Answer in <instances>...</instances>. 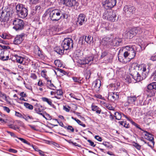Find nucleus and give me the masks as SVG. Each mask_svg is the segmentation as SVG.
I'll list each match as a JSON object with an SVG mask.
<instances>
[{
	"label": "nucleus",
	"instance_id": "nucleus-1",
	"mask_svg": "<svg viewBox=\"0 0 156 156\" xmlns=\"http://www.w3.org/2000/svg\"><path fill=\"white\" fill-rule=\"evenodd\" d=\"M132 66L135 68L138 67V72L134 69L131 71L130 73L132 77L136 81L139 82L144 79L147 76L149 70L147 69L145 64L139 65L136 63H133Z\"/></svg>",
	"mask_w": 156,
	"mask_h": 156
},
{
	"label": "nucleus",
	"instance_id": "nucleus-2",
	"mask_svg": "<svg viewBox=\"0 0 156 156\" xmlns=\"http://www.w3.org/2000/svg\"><path fill=\"white\" fill-rule=\"evenodd\" d=\"M47 11L49 13L50 17L53 21H58L62 18L67 19L68 17L67 12L62 9H53L52 8H50Z\"/></svg>",
	"mask_w": 156,
	"mask_h": 156
},
{
	"label": "nucleus",
	"instance_id": "nucleus-3",
	"mask_svg": "<svg viewBox=\"0 0 156 156\" xmlns=\"http://www.w3.org/2000/svg\"><path fill=\"white\" fill-rule=\"evenodd\" d=\"M98 56L97 55L91 54L86 56L82 59L78 60L77 63L81 65H84L90 63H92L94 61H96L98 60Z\"/></svg>",
	"mask_w": 156,
	"mask_h": 156
},
{
	"label": "nucleus",
	"instance_id": "nucleus-4",
	"mask_svg": "<svg viewBox=\"0 0 156 156\" xmlns=\"http://www.w3.org/2000/svg\"><path fill=\"white\" fill-rule=\"evenodd\" d=\"M17 15L21 18H24L28 15V10L25 7L24 5L22 4H19L16 6Z\"/></svg>",
	"mask_w": 156,
	"mask_h": 156
},
{
	"label": "nucleus",
	"instance_id": "nucleus-5",
	"mask_svg": "<svg viewBox=\"0 0 156 156\" xmlns=\"http://www.w3.org/2000/svg\"><path fill=\"white\" fill-rule=\"evenodd\" d=\"M62 46L66 51H69L73 48V40L70 38H65L62 43Z\"/></svg>",
	"mask_w": 156,
	"mask_h": 156
},
{
	"label": "nucleus",
	"instance_id": "nucleus-6",
	"mask_svg": "<svg viewBox=\"0 0 156 156\" xmlns=\"http://www.w3.org/2000/svg\"><path fill=\"white\" fill-rule=\"evenodd\" d=\"M13 28L16 30H22L24 27V23L23 20L15 18L13 21Z\"/></svg>",
	"mask_w": 156,
	"mask_h": 156
},
{
	"label": "nucleus",
	"instance_id": "nucleus-7",
	"mask_svg": "<svg viewBox=\"0 0 156 156\" xmlns=\"http://www.w3.org/2000/svg\"><path fill=\"white\" fill-rule=\"evenodd\" d=\"M135 10V8L133 6L126 5L123 8V11L125 13V15L127 16L133 14Z\"/></svg>",
	"mask_w": 156,
	"mask_h": 156
},
{
	"label": "nucleus",
	"instance_id": "nucleus-8",
	"mask_svg": "<svg viewBox=\"0 0 156 156\" xmlns=\"http://www.w3.org/2000/svg\"><path fill=\"white\" fill-rule=\"evenodd\" d=\"M126 49L128 51L129 53V59H131L133 58L135 56L136 53L135 51V47H134L127 46L126 47Z\"/></svg>",
	"mask_w": 156,
	"mask_h": 156
},
{
	"label": "nucleus",
	"instance_id": "nucleus-9",
	"mask_svg": "<svg viewBox=\"0 0 156 156\" xmlns=\"http://www.w3.org/2000/svg\"><path fill=\"white\" fill-rule=\"evenodd\" d=\"M25 35L24 33H22L20 35H16L13 41L14 44H18L21 43L24 39Z\"/></svg>",
	"mask_w": 156,
	"mask_h": 156
},
{
	"label": "nucleus",
	"instance_id": "nucleus-10",
	"mask_svg": "<svg viewBox=\"0 0 156 156\" xmlns=\"http://www.w3.org/2000/svg\"><path fill=\"white\" fill-rule=\"evenodd\" d=\"M111 39L112 37H105L102 39L101 44L105 47L106 48H109L111 47L110 41L112 40Z\"/></svg>",
	"mask_w": 156,
	"mask_h": 156
},
{
	"label": "nucleus",
	"instance_id": "nucleus-11",
	"mask_svg": "<svg viewBox=\"0 0 156 156\" xmlns=\"http://www.w3.org/2000/svg\"><path fill=\"white\" fill-rule=\"evenodd\" d=\"M116 3V0H106L104 5L105 8L111 9L115 6Z\"/></svg>",
	"mask_w": 156,
	"mask_h": 156
},
{
	"label": "nucleus",
	"instance_id": "nucleus-12",
	"mask_svg": "<svg viewBox=\"0 0 156 156\" xmlns=\"http://www.w3.org/2000/svg\"><path fill=\"white\" fill-rule=\"evenodd\" d=\"M111 40V41H110L111 42V46H119L120 43H121L122 42V39L119 37H116L115 38L112 37Z\"/></svg>",
	"mask_w": 156,
	"mask_h": 156
},
{
	"label": "nucleus",
	"instance_id": "nucleus-13",
	"mask_svg": "<svg viewBox=\"0 0 156 156\" xmlns=\"http://www.w3.org/2000/svg\"><path fill=\"white\" fill-rule=\"evenodd\" d=\"M143 132L144 133L145 138L147 140H149L151 144L153 145V146H154V138L153 136L150 133L148 132L145 130Z\"/></svg>",
	"mask_w": 156,
	"mask_h": 156
},
{
	"label": "nucleus",
	"instance_id": "nucleus-14",
	"mask_svg": "<svg viewBox=\"0 0 156 156\" xmlns=\"http://www.w3.org/2000/svg\"><path fill=\"white\" fill-rule=\"evenodd\" d=\"M86 16L83 14L81 13L78 16L77 24H79L80 26L82 25L84 23L85 21Z\"/></svg>",
	"mask_w": 156,
	"mask_h": 156
},
{
	"label": "nucleus",
	"instance_id": "nucleus-15",
	"mask_svg": "<svg viewBox=\"0 0 156 156\" xmlns=\"http://www.w3.org/2000/svg\"><path fill=\"white\" fill-rule=\"evenodd\" d=\"M14 57L15 58L16 62L21 64H26L25 62L26 58L19 56L17 55H15Z\"/></svg>",
	"mask_w": 156,
	"mask_h": 156
},
{
	"label": "nucleus",
	"instance_id": "nucleus-16",
	"mask_svg": "<svg viewBox=\"0 0 156 156\" xmlns=\"http://www.w3.org/2000/svg\"><path fill=\"white\" fill-rule=\"evenodd\" d=\"M137 98L135 96H129L127 97L126 102L125 103L126 105H128L129 104H134L135 101H136Z\"/></svg>",
	"mask_w": 156,
	"mask_h": 156
},
{
	"label": "nucleus",
	"instance_id": "nucleus-17",
	"mask_svg": "<svg viewBox=\"0 0 156 156\" xmlns=\"http://www.w3.org/2000/svg\"><path fill=\"white\" fill-rule=\"evenodd\" d=\"M112 10H105L103 14V18L104 19L106 20L111 19L110 16H112V15H113V13L112 12Z\"/></svg>",
	"mask_w": 156,
	"mask_h": 156
},
{
	"label": "nucleus",
	"instance_id": "nucleus-18",
	"mask_svg": "<svg viewBox=\"0 0 156 156\" xmlns=\"http://www.w3.org/2000/svg\"><path fill=\"white\" fill-rule=\"evenodd\" d=\"M75 0H63V4L69 7H72L76 5Z\"/></svg>",
	"mask_w": 156,
	"mask_h": 156
},
{
	"label": "nucleus",
	"instance_id": "nucleus-19",
	"mask_svg": "<svg viewBox=\"0 0 156 156\" xmlns=\"http://www.w3.org/2000/svg\"><path fill=\"white\" fill-rule=\"evenodd\" d=\"M7 132L11 136L13 137H16L18 138L19 140H20L21 141H22L23 143L26 144L27 145H30V143L28 142L25 139L20 137H18L17 136L13 133L9 131H7Z\"/></svg>",
	"mask_w": 156,
	"mask_h": 156
},
{
	"label": "nucleus",
	"instance_id": "nucleus-20",
	"mask_svg": "<svg viewBox=\"0 0 156 156\" xmlns=\"http://www.w3.org/2000/svg\"><path fill=\"white\" fill-rule=\"evenodd\" d=\"M101 81L99 80H96L93 82L92 86L94 87V89L98 90L101 86Z\"/></svg>",
	"mask_w": 156,
	"mask_h": 156
},
{
	"label": "nucleus",
	"instance_id": "nucleus-21",
	"mask_svg": "<svg viewBox=\"0 0 156 156\" xmlns=\"http://www.w3.org/2000/svg\"><path fill=\"white\" fill-rule=\"evenodd\" d=\"M62 91L61 89L57 90L55 93V97L58 99H60L62 97Z\"/></svg>",
	"mask_w": 156,
	"mask_h": 156
},
{
	"label": "nucleus",
	"instance_id": "nucleus-22",
	"mask_svg": "<svg viewBox=\"0 0 156 156\" xmlns=\"http://www.w3.org/2000/svg\"><path fill=\"white\" fill-rule=\"evenodd\" d=\"M91 108L92 110L93 111H95L97 114H100L101 111V109L98 106L94 105V103L92 104Z\"/></svg>",
	"mask_w": 156,
	"mask_h": 156
},
{
	"label": "nucleus",
	"instance_id": "nucleus-23",
	"mask_svg": "<svg viewBox=\"0 0 156 156\" xmlns=\"http://www.w3.org/2000/svg\"><path fill=\"white\" fill-rule=\"evenodd\" d=\"M91 37L90 36H83L80 37V41L81 40H82V41L83 42L84 41V40L85 41H86L87 43H90L91 41Z\"/></svg>",
	"mask_w": 156,
	"mask_h": 156
},
{
	"label": "nucleus",
	"instance_id": "nucleus-24",
	"mask_svg": "<svg viewBox=\"0 0 156 156\" xmlns=\"http://www.w3.org/2000/svg\"><path fill=\"white\" fill-rule=\"evenodd\" d=\"M131 29L133 32L134 35L137 34H141L143 32L142 29L139 27H134Z\"/></svg>",
	"mask_w": 156,
	"mask_h": 156
},
{
	"label": "nucleus",
	"instance_id": "nucleus-25",
	"mask_svg": "<svg viewBox=\"0 0 156 156\" xmlns=\"http://www.w3.org/2000/svg\"><path fill=\"white\" fill-rule=\"evenodd\" d=\"M156 90L153 89H147V94L149 97H152L155 95Z\"/></svg>",
	"mask_w": 156,
	"mask_h": 156
},
{
	"label": "nucleus",
	"instance_id": "nucleus-26",
	"mask_svg": "<svg viewBox=\"0 0 156 156\" xmlns=\"http://www.w3.org/2000/svg\"><path fill=\"white\" fill-rule=\"evenodd\" d=\"M47 82V86L50 89L52 90H55L56 87L54 84L51 83V80L49 79L46 80Z\"/></svg>",
	"mask_w": 156,
	"mask_h": 156
},
{
	"label": "nucleus",
	"instance_id": "nucleus-27",
	"mask_svg": "<svg viewBox=\"0 0 156 156\" xmlns=\"http://www.w3.org/2000/svg\"><path fill=\"white\" fill-rule=\"evenodd\" d=\"M55 51L58 54L62 55L64 54V52L65 51V50L63 48V47H62V48H61L59 47H57L55 48Z\"/></svg>",
	"mask_w": 156,
	"mask_h": 156
},
{
	"label": "nucleus",
	"instance_id": "nucleus-28",
	"mask_svg": "<svg viewBox=\"0 0 156 156\" xmlns=\"http://www.w3.org/2000/svg\"><path fill=\"white\" fill-rule=\"evenodd\" d=\"M134 35L132 29L127 32L126 34V38L129 39L132 38Z\"/></svg>",
	"mask_w": 156,
	"mask_h": 156
},
{
	"label": "nucleus",
	"instance_id": "nucleus-29",
	"mask_svg": "<svg viewBox=\"0 0 156 156\" xmlns=\"http://www.w3.org/2000/svg\"><path fill=\"white\" fill-rule=\"evenodd\" d=\"M41 99L43 101L47 102L50 105H52V100L51 99L46 97H42Z\"/></svg>",
	"mask_w": 156,
	"mask_h": 156
},
{
	"label": "nucleus",
	"instance_id": "nucleus-30",
	"mask_svg": "<svg viewBox=\"0 0 156 156\" xmlns=\"http://www.w3.org/2000/svg\"><path fill=\"white\" fill-rule=\"evenodd\" d=\"M147 89L150 90L153 89L156 90V82H152L149 84L147 86Z\"/></svg>",
	"mask_w": 156,
	"mask_h": 156
},
{
	"label": "nucleus",
	"instance_id": "nucleus-31",
	"mask_svg": "<svg viewBox=\"0 0 156 156\" xmlns=\"http://www.w3.org/2000/svg\"><path fill=\"white\" fill-rule=\"evenodd\" d=\"M34 110L36 113L40 115H42L44 118L46 119V118L45 117V115H44V113L45 112H44L42 110H40V109L38 108H35Z\"/></svg>",
	"mask_w": 156,
	"mask_h": 156
},
{
	"label": "nucleus",
	"instance_id": "nucleus-32",
	"mask_svg": "<svg viewBox=\"0 0 156 156\" xmlns=\"http://www.w3.org/2000/svg\"><path fill=\"white\" fill-rule=\"evenodd\" d=\"M112 12L113 13V15H112V16H110L111 19H108L107 20L112 22H114L116 20V12L115 11L113 10L112 11Z\"/></svg>",
	"mask_w": 156,
	"mask_h": 156
},
{
	"label": "nucleus",
	"instance_id": "nucleus-33",
	"mask_svg": "<svg viewBox=\"0 0 156 156\" xmlns=\"http://www.w3.org/2000/svg\"><path fill=\"white\" fill-rule=\"evenodd\" d=\"M6 14L4 12L2 11L1 13L0 12V19L1 20H2V21H5L7 16H6Z\"/></svg>",
	"mask_w": 156,
	"mask_h": 156
},
{
	"label": "nucleus",
	"instance_id": "nucleus-34",
	"mask_svg": "<svg viewBox=\"0 0 156 156\" xmlns=\"http://www.w3.org/2000/svg\"><path fill=\"white\" fill-rule=\"evenodd\" d=\"M72 79L74 82L78 84L81 83L82 79L80 77H72Z\"/></svg>",
	"mask_w": 156,
	"mask_h": 156
},
{
	"label": "nucleus",
	"instance_id": "nucleus-35",
	"mask_svg": "<svg viewBox=\"0 0 156 156\" xmlns=\"http://www.w3.org/2000/svg\"><path fill=\"white\" fill-rule=\"evenodd\" d=\"M114 117L115 119L118 120L121 119L122 118L121 113L118 112H116L114 113Z\"/></svg>",
	"mask_w": 156,
	"mask_h": 156
},
{
	"label": "nucleus",
	"instance_id": "nucleus-36",
	"mask_svg": "<svg viewBox=\"0 0 156 156\" xmlns=\"http://www.w3.org/2000/svg\"><path fill=\"white\" fill-rule=\"evenodd\" d=\"M46 72L47 71L46 69H43L42 70L41 73V76L44 77L46 80L49 79L48 77L46 75Z\"/></svg>",
	"mask_w": 156,
	"mask_h": 156
},
{
	"label": "nucleus",
	"instance_id": "nucleus-37",
	"mask_svg": "<svg viewBox=\"0 0 156 156\" xmlns=\"http://www.w3.org/2000/svg\"><path fill=\"white\" fill-rule=\"evenodd\" d=\"M54 64L56 66L61 67L62 66V64L61 61L59 60H56L55 61Z\"/></svg>",
	"mask_w": 156,
	"mask_h": 156
},
{
	"label": "nucleus",
	"instance_id": "nucleus-38",
	"mask_svg": "<svg viewBox=\"0 0 156 156\" xmlns=\"http://www.w3.org/2000/svg\"><path fill=\"white\" fill-rule=\"evenodd\" d=\"M0 36L3 39H9L10 37L9 35L5 33H3Z\"/></svg>",
	"mask_w": 156,
	"mask_h": 156
},
{
	"label": "nucleus",
	"instance_id": "nucleus-39",
	"mask_svg": "<svg viewBox=\"0 0 156 156\" xmlns=\"http://www.w3.org/2000/svg\"><path fill=\"white\" fill-rule=\"evenodd\" d=\"M24 105L26 108L30 110H32L33 108V107L32 105L27 102L24 103Z\"/></svg>",
	"mask_w": 156,
	"mask_h": 156
},
{
	"label": "nucleus",
	"instance_id": "nucleus-40",
	"mask_svg": "<svg viewBox=\"0 0 156 156\" xmlns=\"http://www.w3.org/2000/svg\"><path fill=\"white\" fill-rule=\"evenodd\" d=\"M112 98L114 100L117 99L119 98V93L117 92H113V95L112 96Z\"/></svg>",
	"mask_w": 156,
	"mask_h": 156
},
{
	"label": "nucleus",
	"instance_id": "nucleus-41",
	"mask_svg": "<svg viewBox=\"0 0 156 156\" xmlns=\"http://www.w3.org/2000/svg\"><path fill=\"white\" fill-rule=\"evenodd\" d=\"M133 145L137 149L140 150L141 149V146L138 144L134 142L133 143Z\"/></svg>",
	"mask_w": 156,
	"mask_h": 156
},
{
	"label": "nucleus",
	"instance_id": "nucleus-42",
	"mask_svg": "<svg viewBox=\"0 0 156 156\" xmlns=\"http://www.w3.org/2000/svg\"><path fill=\"white\" fill-rule=\"evenodd\" d=\"M6 51L4 49H0V59L3 58L5 52L6 53Z\"/></svg>",
	"mask_w": 156,
	"mask_h": 156
},
{
	"label": "nucleus",
	"instance_id": "nucleus-43",
	"mask_svg": "<svg viewBox=\"0 0 156 156\" xmlns=\"http://www.w3.org/2000/svg\"><path fill=\"white\" fill-rule=\"evenodd\" d=\"M108 52L106 51H105L101 53V54L100 56V58L102 59L105 56H106L108 54Z\"/></svg>",
	"mask_w": 156,
	"mask_h": 156
},
{
	"label": "nucleus",
	"instance_id": "nucleus-44",
	"mask_svg": "<svg viewBox=\"0 0 156 156\" xmlns=\"http://www.w3.org/2000/svg\"><path fill=\"white\" fill-rule=\"evenodd\" d=\"M56 70L61 73H62L61 75L62 76H63V75H66L67 74V73L66 72L59 68H57Z\"/></svg>",
	"mask_w": 156,
	"mask_h": 156
},
{
	"label": "nucleus",
	"instance_id": "nucleus-45",
	"mask_svg": "<svg viewBox=\"0 0 156 156\" xmlns=\"http://www.w3.org/2000/svg\"><path fill=\"white\" fill-rule=\"evenodd\" d=\"M131 123L133 125L135 126L137 128L139 129L140 130L144 132V131L140 127V126L134 122L133 121H131Z\"/></svg>",
	"mask_w": 156,
	"mask_h": 156
},
{
	"label": "nucleus",
	"instance_id": "nucleus-46",
	"mask_svg": "<svg viewBox=\"0 0 156 156\" xmlns=\"http://www.w3.org/2000/svg\"><path fill=\"white\" fill-rule=\"evenodd\" d=\"M71 108L68 105H64L63 107V109L66 112H69Z\"/></svg>",
	"mask_w": 156,
	"mask_h": 156
},
{
	"label": "nucleus",
	"instance_id": "nucleus-47",
	"mask_svg": "<svg viewBox=\"0 0 156 156\" xmlns=\"http://www.w3.org/2000/svg\"><path fill=\"white\" fill-rule=\"evenodd\" d=\"M106 108L109 110H114L115 109L114 107L109 104H108Z\"/></svg>",
	"mask_w": 156,
	"mask_h": 156
},
{
	"label": "nucleus",
	"instance_id": "nucleus-48",
	"mask_svg": "<svg viewBox=\"0 0 156 156\" xmlns=\"http://www.w3.org/2000/svg\"><path fill=\"white\" fill-rule=\"evenodd\" d=\"M150 60L153 62L156 61V55L153 54L151 55L150 57Z\"/></svg>",
	"mask_w": 156,
	"mask_h": 156
},
{
	"label": "nucleus",
	"instance_id": "nucleus-49",
	"mask_svg": "<svg viewBox=\"0 0 156 156\" xmlns=\"http://www.w3.org/2000/svg\"><path fill=\"white\" fill-rule=\"evenodd\" d=\"M53 120H55L56 121H57V122H58V123L59 124V125H60L62 127L64 128H66V126H64V125L63 124L62 122H60L59 121V120L57 119H53Z\"/></svg>",
	"mask_w": 156,
	"mask_h": 156
},
{
	"label": "nucleus",
	"instance_id": "nucleus-50",
	"mask_svg": "<svg viewBox=\"0 0 156 156\" xmlns=\"http://www.w3.org/2000/svg\"><path fill=\"white\" fill-rule=\"evenodd\" d=\"M30 77L33 80H36L37 78V76L35 73H31L30 74Z\"/></svg>",
	"mask_w": 156,
	"mask_h": 156
},
{
	"label": "nucleus",
	"instance_id": "nucleus-51",
	"mask_svg": "<svg viewBox=\"0 0 156 156\" xmlns=\"http://www.w3.org/2000/svg\"><path fill=\"white\" fill-rule=\"evenodd\" d=\"M9 126L10 128L15 130H16L19 129V128L18 127L16 126L13 125H9Z\"/></svg>",
	"mask_w": 156,
	"mask_h": 156
},
{
	"label": "nucleus",
	"instance_id": "nucleus-52",
	"mask_svg": "<svg viewBox=\"0 0 156 156\" xmlns=\"http://www.w3.org/2000/svg\"><path fill=\"white\" fill-rule=\"evenodd\" d=\"M67 130H70L71 132H73L74 131V129L73 127L71 126H68L67 127L66 126V128Z\"/></svg>",
	"mask_w": 156,
	"mask_h": 156
},
{
	"label": "nucleus",
	"instance_id": "nucleus-53",
	"mask_svg": "<svg viewBox=\"0 0 156 156\" xmlns=\"http://www.w3.org/2000/svg\"><path fill=\"white\" fill-rule=\"evenodd\" d=\"M118 59L119 61L122 63H126L127 62V61H126L124 59L122 58L120 56H118Z\"/></svg>",
	"mask_w": 156,
	"mask_h": 156
},
{
	"label": "nucleus",
	"instance_id": "nucleus-54",
	"mask_svg": "<svg viewBox=\"0 0 156 156\" xmlns=\"http://www.w3.org/2000/svg\"><path fill=\"white\" fill-rule=\"evenodd\" d=\"M26 64H21L18 65V67L19 69H21V70H23L25 69V65Z\"/></svg>",
	"mask_w": 156,
	"mask_h": 156
},
{
	"label": "nucleus",
	"instance_id": "nucleus-55",
	"mask_svg": "<svg viewBox=\"0 0 156 156\" xmlns=\"http://www.w3.org/2000/svg\"><path fill=\"white\" fill-rule=\"evenodd\" d=\"M3 108L4 110L7 113H9L10 112V110L8 107L6 106H3Z\"/></svg>",
	"mask_w": 156,
	"mask_h": 156
},
{
	"label": "nucleus",
	"instance_id": "nucleus-56",
	"mask_svg": "<svg viewBox=\"0 0 156 156\" xmlns=\"http://www.w3.org/2000/svg\"><path fill=\"white\" fill-rule=\"evenodd\" d=\"M15 115L17 117H20V118H22L23 117V115L22 114L16 111H15Z\"/></svg>",
	"mask_w": 156,
	"mask_h": 156
},
{
	"label": "nucleus",
	"instance_id": "nucleus-57",
	"mask_svg": "<svg viewBox=\"0 0 156 156\" xmlns=\"http://www.w3.org/2000/svg\"><path fill=\"white\" fill-rule=\"evenodd\" d=\"M0 97L6 99L7 98L6 95L5 94L3 93L1 91H0Z\"/></svg>",
	"mask_w": 156,
	"mask_h": 156
},
{
	"label": "nucleus",
	"instance_id": "nucleus-58",
	"mask_svg": "<svg viewBox=\"0 0 156 156\" xmlns=\"http://www.w3.org/2000/svg\"><path fill=\"white\" fill-rule=\"evenodd\" d=\"M77 123L80 125H81V126H82L83 127H85L86 126V125L85 124H84L83 123V122H82L80 120H77Z\"/></svg>",
	"mask_w": 156,
	"mask_h": 156
},
{
	"label": "nucleus",
	"instance_id": "nucleus-59",
	"mask_svg": "<svg viewBox=\"0 0 156 156\" xmlns=\"http://www.w3.org/2000/svg\"><path fill=\"white\" fill-rule=\"evenodd\" d=\"M129 53L128 51L127 50V51H125L124 52L123 54L124 57L125 58H126L127 57H129Z\"/></svg>",
	"mask_w": 156,
	"mask_h": 156
},
{
	"label": "nucleus",
	"instance_id": "nucleus-60",
	"mask_svg": "<svg viewBox=\"0 0 156 156\" xmlns=\"http://www.w3.org/2000/svg\"><path fill=\"white\" fill-rule=\"evenodd\" d=\"M87 141L90 144V146L94 147L96 145L94 144V143L92 142L91 140H88Z\"/></svg>",
	"mask_w": 156,
	"mask_h": 156
},
{
	"label": "nucleus",
	"instance_id": "nucleus-61",
	"mask_svg": "<svg viewBox=\"0 0 156 156\" xmlns=\"http://www.w3.org/2000/svg\"><path fill=\"white\" fill-rule=\"evenodd\" d=\"M8 151L9 152L13 153H16L17 152V150L12 148L9 149Z\"/></svg>",
	"mask_w": 156,
	"mask_h": 156
},
{
	"label": "nucleus",
	"instance_id": "nucleus-62",
	"mask_svg": "<svg viewBox=\"0 0 156 156\" xmlns=\"http://www.w3.org/2000/svg\"><path fill=\"white\" fill-rule=\"evenodd\" d=\"M95 138L99 141H101L102 140V138L101 137L98 136H96L94 137Z\"/></svg>",
	"mask_w": 156,
	"mask_h": 156
},
{
	"label": "nucleus",
	"instance_id": "nucleus-63",
	"mask_svg": "<svg viewBox=\"0 0 156 156\" xmlns=\"http://www.w3.org/2000/svg\"><path fill=\"white\" fill-rule=\"evenodd\" d=\"M123 126L126 128H128L129 127V124L127 123L126 121L124 122Z\"/></svg>",
	"mask_w": 156,
	"mask_h": 156
},
{
	"label": "nucleus",
	"instance_id": "nucleus-64",
	"mask_svg": "<svg viewBox=\"0 0 156 156\" xmlns=\"http://www.w3.org/2000/svg\"><path fill=\"white\" fill-rule=\"evenodd\" d=\"M37 85L38 86L42 87L44 85V84L43 83L42 81L40 80H39L37 83Z\"/></svg>",
	"mask_w": 156,
	"mask_h": 156
}]
</instances>
